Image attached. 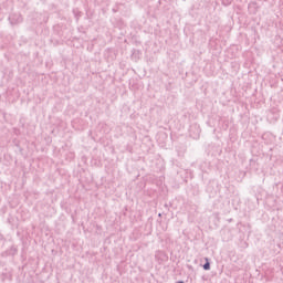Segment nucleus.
Listing matches in <instances>:
<instances>
[{
  "label": "nucleus",
  "instance_id": "obj_1",
  "mask_svg": "<svg viewBox=\"0 0 283 283\" xmlns=\"http://www.w3.org/2000/svg\"><path fill=\"white\" fill-rule=\"evenodd\" d=\"M9 20L12 24H17L21 23V21H23V18L21 17V14H12L11 17H9Z\"/></svg>",
  "mask_w": 283,
  "mask_h": 283
},
{
  "label": "nucleus",
  "instance_id": "obj_2",
  "mask_svg": "<svg viewBox=\"0 0 283 283\" xmlns=\"http://www.w3.org/2000/svg\"><path fill=\"white\" fill-rule=\"evenodd\" d=\"M207 262L203 264V270L209 271L211 269V263H209V259H206Z\"/></svg>",
  "mask_w": 283,
  "mask_h": 283
},
{
  "label": "nucleus",
  "instance_id": "obj_3",
  "mask_svg": "<svg viewBox=\"0 0 283 283\" xmlns=\"http://www.w3.org/2000/svg\"><path fill=\"white\" fill-rule=\"evenodd\" d=\"M178 283H185V282H182V281H179Z\"/></svg>",
  "mask_w": 283,
  "mask_h": 283
}]
</instances>
